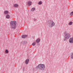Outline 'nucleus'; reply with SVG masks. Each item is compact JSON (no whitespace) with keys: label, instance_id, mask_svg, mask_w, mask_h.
<instances>
[{"label":"nucleus","instance_id":"4468645a","mask_svg":"<svg viewBox=\"0 0 73 73\" xmlns=\"http://www.w3.org/2000/svg\"><path fill=\"white\" fill-rule=\"evenodd\" d=\"M8 13L9 12L8 11H5L4 12V14H5V15H7V14H8Z\"/></svg>","mask_w":73,"mask_h":73},{"label":"nucleus","instance_id":"7ed1b4c3","mask_svg":"<svg viewBox=\"0 0 73 73\" xmlns=\"http://www.w3.org/2000/svg\"><path fill=\"white\" fill-rule=\"evenodd\" d=\"M45 68V66L44 64H40L37 66L36 68V69H40L41 70H43V69Z\"/></svg>","mask_w":73,"mask_h":73},{"label":"nucleus","instance_id":"a211bd4d","mask_svg":"<svg viewBox=\"0 0 73 73\" xmlns=\"http://www.w3.org/2000/svg\"><path fill=\"white\" fill-rule=\"evenodd\" d=\"M36 42H34L33 43L32 45H35L36 44Z\"/></svg>","mask_w":73,"mask_h":73},{"label":"nucleus","instance_id":"dca6fc26","mask_svg":"<svg viewBox=\"0 0 73 73\" xmlns=\"http://www.w3.org/2000/svg\"><path fill=\"white\" fill-rule=\"evenodd\" d=\"M73 11L71 12L70 13V16H73Z\"/></svg>","mask_w":73,"mask_h":73},{"label":"nucleus","instance_id":"423d86ee","mask_svg":"<svg viewBox=\"0 0 73 73\" xmlns=\"http://www.w3.org/2000/svg\"><path fill=\"white\" fill-rule=\"evenodd\" d=\"M19 6V4L18 3H14L13 4V6L15 8H18Z\"/></svg>","mask_w":73,"mask_h":73},{"label":"nucleus","instance_id":"f257e3e1","mask_svg":"<svg viewBox=\"0 0 73 73\" xmlns=\"http://www.w3.org/2000/svg\"><path fill=\"white\" fill-rule=\"evenodd\" d=\"M11 27L12 29L16 28V22L15 21H11L10 23Z\"/></svg>","mask_w":73,"mask_h":73},{"label":"nucleus","instance_id":"f3484780","mask_svg":"<svg viewBox=\"0 0 73 73\" xmlns=\"http://www.w3.org/2000/svg\"><path fill=\"white\" fill-rule=\"evenodd\" d=\"M42 4V2L41 1H40L38 3V4L39 5H41Z\"/></svg>","mask_w":73,"mask_h":73},{"label":"nucleus","instance_id":"6ab92c4d","mask_svg":"<svg viewBox=\"0 0 73 73\" xmlns=\"http://www.w3.org/2000/svg\"><path fill=\"white\" fill-rule=\"evenodd\" d=\"M34 20L35 21H37V19H34Z\"/></svg>","mask_w":73,"mask_h":73},{"label":"nucleus","instance_id":"9b49d317","mask_svg":"<svg viewBox=\"0 0 73 73\" xmlns=\"http://www.w3.org/2000/svg\"><path fill=\"white\" fill-rule=\"evenodd\" d=\"M5 52L6 54H8L9 53V51L8 49H6L5 50Z\"/></svg>","mask_w":73,"mask_h":73},{"label":"nucleus","instance_id":"39448f33","mask_svg":"<svg viewBox=\"0 0 73 73\" xmlns=\"http://www.w3.org/2000/svg\"><path fill=\"white\" fill-rule=\"evenodd\" d=\"M69 42L70 44H73V37H71L69 39Z\"/></svg>","mask_w":73,"mask_h":73},{"label":"nucleus","instance_id":"f8f14e48","mask_svg":"<svg viewBox=\"0 0 73 73\" xmlns=\"http://www.w3.org/2000/svg\"><path fill=\"white\" fill-rule=\"evenodd\" d=\"M27 35H23L22 36V38H25V37H27Z\"/></svg>","mask_w":73,"mask_h":73},{"label":"nucleus","instance_id":"9d476101","mask_svg":"<svg viewBox=\"0 0 73 73\" xmlns=\"http://www.w3.org/2000/svg\"><path fill=\"white\" fill-rule=\"evenodd\" d=\"M29 59H27L25 61V63L26 64H28V62H29Z\"/></svg>","mask_w":73,"mask_h":73},{"label":"nucleus","instance_id":"0eeeda50","mask_svg":"<svg viewBox=\"0 0 73 73\" xmlns=\"http://www.w3.org/2000/svg\"><path fill=\"white\" fill-rule=\"evenodd\" d=\"M32 4V2L31 1H28L27 2V6H30V5H31Z\"/></svg>","mask_w":73,"mask_h":73},{"label":"nucleus","instance_id":"20e7f679","mask_svg":"<svg viewBox=\"0 0 73 73\" xmlns=\"http://www.w3.org/2000/svg\"><path fill=\"white\" fill-rule=\"evenodd\" d=\"M48 25L50 27H52L54 25H55V23L53 21L50 20L48 23Z\"/></svg>","mask_w":73,"mask_h":73},{"label":"nucleus","instance_id":"ddd939ff","mask_svg":"<svg viewBox=\"0 0 73 73\" xmlns=\"http://www.w3.org/2000/svg\"><path fill=\"white\" fill-rule=\"evenodd\" d=\"M6 17L7 19H9V18H10V15H6Z\"/></svg>","mask_w":73,"mask_h":73},{"label":"nucleus","instance_id":"2eb2a0df","mask_svg":"<svg viewBox=\"0 0 73 73\" xmlns=\"http://www.w3.org/2000/svg\"><path fill=\"white\" fill-rule=\"evenodd\" d=\"M71 58L73 59V52H72L71 53Z\"/></svg>","mask_w":73,"mask_h":73},{"label":"nucleus","instance_id":"aec40b11","mask_svg":"<svg viewBox=\"0 0 73 73\" xmlns=\"http://www.w3.org/2000/svg\"><path fill=\"white\" fill-rule=\"evenodd\" d=\"M35 11V10H34V9H31V12H33V11Z\"/></svg>","mask_w":73,"mask_h":73},{"label":"nucleus","instance_id":"1a4fd4ad","mask_svg":"<svg viewBox=\"0 0 73 73\" xmlns=\"http://www.w3.org/2000/svg\"><path fill=\"white\" fill-rule=\"evenodd\" d=\"M72 24L73 22L72 21H70L68 23V25H72Z\"/></svg>","mask_w":73,"mask_h":73},{"label":"nucleus","instance_id":"412c9836","mask_svg":"<svg viewBox=\"0 0 73 73\" xmlns=\"http://www.w3.org/2000/svg\"><path fill=\"white\" fill-rule=\"evenodd\" d=\"M35 9V8L33 7V8H32V9Z\"/></svg>","mask_w":73,"mask_h":73},{"label":"nucleus","instance_id":"f03ea898","mask_svg":"<svg viewBox=\"0 0 73 73\" xmlns=\"http://www.w3.org/2000/svg\"><path fill=\"white\" fill-rule=\"evenodd\" d=\"M64 34L65 35V38L64 39V41H66V40L67 39H69L70 37V34L69 33H67V32L66 31H65L64 32Z\"/></svg>","mask_w":73,"mask_h":73},{"label":"nucleus","instance_id":"6e6552de","mask_svg":"<svg viewBox=\"0 0 73 73\" xmlns=\"http://www.w3.org/2000/svg\"><path fill=\"white\" fill-rule=\"evenodd\" d=\"M40 40L41 39H40V38H38L36 40V41L37 43H38V42H40Z\"/></svg>","mask_w":73,"mask_h":73}]
</instances>
